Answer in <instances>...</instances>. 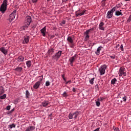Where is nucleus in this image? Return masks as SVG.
I'll list each match as a JSON object with an SVG mask.
<instances>
[{
	"instance_id": "1",
	"label": "nucleus",
	"mask_w": 131,
	"mask_h": 131,
	"mask_svg": "<svg viewBox=\"0 0 131 131\" xmlns=\"http://www.w3.org/2000/svg\"><path fill=\"white\" fill-rule=\"evenodd\" d=\"M8 7V0H4L0 7V12L3 14L5 13L7 11V8Z\"/></svg>"
},
{
	"instance_id": "2",
	"label": "nucleus",
	"mask_w": 131,
	"mask_h": 131,
	"mask_svg": "<svg viewBox=\"0 0 131 131\" xmlns=\"http://www.w3.org/2000/svg\"><path fill=\"white\" fill-rule=\"evenodd\" d=\"M118 8H119L118 6H116V7H114L110 11H108L106 14L107 19H110L111 18H112V17L113 16V13H114V12H115V11H117Z\"/></svg>"
},
{
	"instance_id": "3",
	"label": "nucleus",
	"mask_w": 131,
	"mask_h": 131,
	"mask_svg": "<svg viewBox=\"0 0 131 131\" xmlns=\"http://www.w3.org/2000/svg\"><path fill=\"white\" fill-rule=\"evenodd\" d=\"M31 21H32V19H31V16L28 15L26 17L25 19V24H26V27H28V26L30 25Z\"/></svg>"
},
{
	"instance_id": "4",
	"label": "nucleus",
	"mask_w": 131,
	"mask_h": 131,
	"mask_svg": "<svg viewBox=\"0 0 131 131\" xmlns=\"http://www.w3.org/2000/svg\"><path fill=\"white\" fill-rule=\"evenodd\" d=\"M79 114V112L77 111L73 114H71V113L69 114L68 117L69 119H73V118L75 119V118H77V117L78 116Z\"/></svg>"
},
{
	"instance_id": "5",
	"label": "nucleus",
	"mask_w": 131,
	"mask_h": 131,
	"mask_svg": "<svg viewBox=\"0 0 131 131\" xmlns=\"http://www.w3.org/2000/svg\"><path fill=\"white\" fill-rule=\"evenodd\" d=\"M118 74L119 76H126V72H125V68L123 67H121Z\"/></svg>"
},
{
	"instance_id": "6",
	"label": "nucleus",
	"mask_w": 131,
	"mask_h": 131,
	"mask_svg": "<svg viewBox=\"0 0 131 131\" xmlns=\"http://www.w3.org/2000/svg\"><path fill=\"white\" fill-rule=\"evenodd\" d=\"M107 69V66L103 65L101 66L100 68L99 69V71L100 73V75H103V74H105V70Z\"/></svg>"
},
{
	"instance_id": "7",
	"label": "nucleus",
	"mask_w": 131,
	"mask_h": 131,
	"mask_svg": "<svg viewBox=\"0 0 131 131\" xmlns=\"http://www.w3.org/2000/svg\"><path fill=\"white\" fill-rule=\"evenodd\" d=\"M85 12H86V10H80L79 9L77 11H76L75 12L76 16H77V17H78V16L79 17H80V16H83V15H84V13H85Z\"/></svg>"
},
{
	"instance_id": "8",
	"label": "nucleus",
	"mask_w": 131,
	"mask_h": 131,
	"mask_svg": "<svg viewBox=\"0 0 131 131\" xmlns=\"http://www.w3.org/2000/svg\"><path fill=\"white\" fill-rule=\"evenodd\" d=\"M16 12H17V10H15L12 13H11V14H10L9 20L11 22L15 19V17H16Z\"/></svg>"
},
{
	"instance_id": "9",
	"label": "nucleus",
	"mask_w": 131,
	"mask_h": 131,
	"mask_svg": "<svg viewBox=\"0 0 131 131\" xmlns=\"http://www.w3.org/2000/svg\"><path fill=\"white\" fill-rule=\"evenodd\" d=\"M62 54L61 51H59L55 55H53L52 58L54 60H58L59 58L61 57V55Z\"/></svg>"
},
{
	"instance_id": "10",
	"label": "nucleus",
	"mask_w": 131,
	"mask_h": 131,
	"mask_svg": "<svg viewBox=\"0 0 131 131\" xmlns=\"http://www.w3.org/2000/svg\"><path fill=\"white\" fill-rule=\"evenodd\" d=\"M76 56L77 55L75 54L74 56H72L70 58L69 61L70 62V65L73 66V62H75V60H76Z\"/></svg>"
},
{
	"instance_id": "11",
	"label": "nucleus",
	"mask_w": 131,
	"mask_h": 131,
	"mask_svg": "<svg viewBox=\"0 0 131 131\" xmlns=\"http://www.w3.org/2000/svg\"><path fill=\"white\" fill-rule=\"evenodd\" d=\"M93 30H94V28L87 30L84 32V34L85 35V38H87V39L90 38V36L89 35V34H90V32H91V31H93Z\"/></svg>"
},
{
	"instance_id": "12",
	"label": "nucleus",
	"mask_w": 131,
	"mask_h": 131,
	"mask_svg": "<svg viewBox=\"0 0 131 131\" xmlns=\"http://www.w3.org/2000/svg\"><path fill=\"white\" fill-rule=\"evenodd\" d=\"M54 49L53 48H51L49 49L47 53V57H51V55L54 54Z\"/></svg>"
},
{
	"instance_id": "13",
	"label": "nucleus",
	"mask_w": 131,
	"mask_h": 131,
	"mask_svg": "<svg viewBox=\"0 0 131 131\" xmlns=\"http://www.w3.org/2000/svg\"><path fill=\"white\" fill-rule=\"evenodd\" d=\"M29 39H30L29 36H25L24 37V40L23 41V45H25V43H28V42H29Z\"/></svg>"
},
{
	"instance_id": "14",
	"label": "nucleus",
	"mask_w": 131,
	"mask_h": 131,
	"mask_svg": "<svg viewBox=\"0 0 131 131\" xmlns=\"http://www.w3.org/2000/svg\"><path fill=\"white\" fill-rule=\"evenodd\" d=\"M0 51L3 53L4 55L8 54V49H6L5 47L0 48Z\"/></svg>"
},
{
	"instance_id": "15",
	"label": "nucleus",
	"mask_w": 131,
	"mask_h": 131,
	"mask_svg": "<svg viewBox=\"0 0 131 131\" xmlns=\"http://www.w3.org/2000/svg\"><path fill=\"white\" fill-rule=\"evenodd\" d=\"M39 85H40V81H38L33 85V88L35 89V90H37V89L39 88Z\"/></svg>"
},
{
	"instance_id": "16",
	"label": "nucleus",
	"mask_w": 131,
	"mask_h": 131,
	"mask_svg": "<svg viewBox=\"0 0 131 131\" xmlns=\"http://www.w3.org/2000/svg\"><path fill=\"white\" fill-rule=\"evenodd\" d=\"M40 32L43 36H46V32H47L46 27H43L40 30Z\"/></svg>"
},
{
	"instance_id": "17",
	"label": "nucleus",
	"mask_w": 131,
	"mask_h": 131,
	"mask_svg": "<svg viewBox=\"0 0 131 131\" xmlns=\"http://www.w3.org/2000/svg\"><path fill=\"white\" fill-rule=\"evenodd\" d=\"M104 23L102 21L100 22L99 25V29L100 30H105V28H104Z\"/></svg>"
},
{
	"instance_id": "18",
	"label": "nucleus",
	"mask_w": 131,
	"mask_h": 131,
	"mask_svg": "<svg viewBox=\"0 0 131 131\" xmlns=\"http://www.w3.org/2000/svg\"><path fill=\"white\" fill-rule=\"evenodd\" d=\"M122 10H120V11L116 10V12L115 13V16H122Z\"/></svg>"
},
{
	"instance_id": "19",
	"label": "nucleus",
	"mask_w": 131,
	"mask_h": 131,
	"mask_svg": "<svg viewBox=\"0 0 131 131\" xmlns=\"http://www.w3.org/2000/svg\"><path fill=\"white\" fill-rule=\"evenodd\" d=\"M24 59H25V57H24L23 56L20 55L18 56L17 58V61L18 62H24Z\"/></svg>"
},
{
	"instance_id": "20",
	"label": "nucleus",
	"mask_w": 131,
	"mask_h": 131,
	"mask_svg": "<svg viewBox=\"0 0 131 131\" xmlns=\"http://www.w3.org/2000/svg\"><path fill=\"white\" fill-rule=\"evenodd\" d=\"M26 64L28 68H30L31 67V65H32V61H31V60H28L26 62Z\"/></svg>"
},
{
	"instance_id": "21",
	"label": "nucleus",
	"mask_w": 131,
	"mask_h": 131,
	"mask_svg": "<svg viewBox=\"0 0 131 131\" xmlns=\"http://www.w3.org/2000/svg\"><path fill=\"white\" fill-rule=\"evenodd\" d=\"M35 129V127L33 126H29L26 129V131H32Z\"/></svg>"
},
{
	"instance_id": "22",
	"label": "nucleus",
	"mask_w": 131,
	"mask_h": 131,
	"mask_svg": "<svg viewBox=\"0 0 131 131\" xmlns=\"http://www.w3.org/2000/svg\"><path fill=\"white\" fill-rule=\"evenodd\" d=\"M102 46L99 47L97 48V51L95 52L96 54L98 56L100 55V51L102 50Z\"/></svg>"
},
{
	"instance_id": "23",
	"label": "nucleus",
	"mask_w": 131,
	"mask_h": 131,
	"mask_svg": "<svg viewBox=\"0 0 131 131\" xmlns=\"http://www.w3.org/2000/svg\"><path fill=\"white\" fill-rule=\"evenodd\" d=\"M67 39L69 43H73V39L71 37V36H68Z\"/></svg>"
},
{
	"instance_id": "24",
	"label": "nucleus",
	"mask_w": 131,
	"mask_h": 131,
	"mask_svg": "<svg viewBox=\"0 0 131 131\" xmlns=\"http://www.w3.org/2000/svg\"><path fill=\"white\" fill-rule=\"evenodd\" d=\"M26 99H29V97L30 96V93L28 90L26 91Z\"/></svg>"
},
{
	"instance_id": "25",
	"label": "nucleus",
	"mask_w": 131,
	"mask_h": 131,
	"mask_svg": "<svg viewBox=\"0 0 131 131\" xmlns=\"http://www.w3.org/2000/svg\"><path fill=\"white\" fill-rule=\"evenodd\" d=\"M50 105V103H49L48 101H43L42 102V105L43 107H48Z\"/></svg>"
},
{
	"instance_id": "26",
	"label": "nucleus",
	"mask_w": 131,
	"mask_h": 131,
	"mask_svg": "<svg viewBox=\"0 0 131 131\" xmlns=\"http://www.w3.org/2000/svg\"><path fill=\"white\" fill-rule=\"evenodd\" d=\"M89 81H90V83H91V84H94V80H95V77L93 78H89Z\"/></svg>"
},
{
	"instance_id": "27",
	"label": "nucleus",
	"mask_w": 131,
	"mask_h": 131,
	"mask_svg": "<svg viewBox=\"0 0 131 131\" xmlns=\"http://www.w3.org/2000/svg\"><path fill=\"white\" fill-rule=\"evenodd\" d=\"M96 105L97 107H99L100 105H101V103L100 102V98L97 99V101H96Z\"/></svg>"
},
{
	"instance_id": "28",
	"label": "nucleus",
	"mask_w": 131,
	"mask_h": 131,
	"mask_svg": "<svg viewBox=\"0 0 131 131\" xmlns=\"http://www.w3.org/2000/svg\"><path fill=\"white\" fill-rule=\"evenodd\" d=\"M116 82H117V80L116 79V78H114L111 80V83L112 84H115V83H116Z\"/></svg>"
},
{
	"instance_id": "29",
	"label": "nucleus",
	"mask_w": 131,
	"mask_h": 131,
	"mask_svg": "<svg viewBox=\"0 0 131 131\" xmlns=\"http://www.w3.org/2000/svg\"><path fill=\"white\" fill-rule=\"evenodd\" d=\"M13 127H16V125H15L14 123L8 125V128H11V129H12Z\"/></svg>"
},
{
	"instance_id": "30",
	"label": "nucleus",
	"mask_w": 131,
	"mask_h": 131,
	"mask_svg": "<svg viewBox=\"0 0 131 131\" xmlns=\"http://www.w3.org/2000/svg\"><path fill=\"white\" fill-rule=\"evenodd\" d=\"M23 70V69L21 67H17L15 69L16 71H18V72H21V71H22Z\"/></svg>"
},
{
	"instance_id": "31",
	"label": "nucleus",
	"mask_w": 131,
	"mask_h": 131,
	"mask_svg": "<svg viewBox=\"0 0 131 131\" xmlns=\"http://www.w3.org/2000/svg\"><path fill=\"white\" fill-rule=\"evenodd\" d=\"M6 98H7L6 94H4L3 95L0 96V99H1L2 100H3L4 99H6Z\"/></svg>"
},
{
	"instance_id": "32",
	"label": "nucleus",
	"mask_w": 131,
	"mask_h": 131,
	"mask_svg": "<svg viewBox=\"0 0 131 131\" xmlns=\"http://www.w3.org/2000/svg\"><path fill=\"white\" fill-rule=\"evenodd\" d=\"M122 100L123 102H126V100H127V97H126V96H124V97H122Z\"/></svg>"
},
{
	"instance_id": "33",
	"label": "nucleus",
	"mask_w": 131,
	"mask_h": 131,
	"mask_svg": "<svg viewBox=\"0 0 131 131\" xmlns=\"http://www.w3.org/2000/svg\"><path fill=\"white\" fill-rule=\"evenodd\" d=\"M14 111H15V109H14V108L11 110L10 111H9V112H8L7 114H12V113L13 112H14Z\"/></svg>"
},
{
	"instance_id": "34",
	"label": "nucleus",
	"mask_w": 131,
	"mask_h": 131,
	"mask_svg": "<svg viewBox=\"0 0 131 131\" xmlns=\"http://www.w3.org/2000/svg\"><path fill=\"white\" fill-rule=\"evenodd\" d=\"M28 27H26V24L25 25V26L21 27V30H25V28H27Z\"/></svg>"
},
{
	"instance_id": "35",
	"label": "nucleus",
	"mask_w": 131,
	"mask_h": 131,
	"mask_svg": "<svg viewBox=\"0 0 131 131\" xmlns=\"http://www.w3.org/2000/svg\"><path fill=\"white\" fill-rule=\"evenodd\" d=\"M46 86H50V81H47L46 82Z\"/></svg>"
},
{
	"instance_id": "36",
	"label": "nucleus",
	"mask_w": 131,
	"mask_h": 131,
	"mask_svg": "<svg viewBox=\"0 0 131 131\" xmlns=\"http://www.w3.org/2000/svg\"><path fill=\"white\" fill-rule=\"evenodd\" d=\"M127 22L128 23L129 22H131V15L129 16V18L127 20Z\"/></svg>"
},
{
	"instance_id": "37",
	"label": "nucleus",
	"mask_w": 131,
	"mask_h": 131,
	"mask_svg": "<svg viewBox=\"0 0 131 131\" xmlns=\"http://www.w3.org/2000/svg\"><path fill=\"white\" fill-rule=\"evenodd\" d=\"M6 109L7 110H8V111L10 110L11 109V105H8L7 107H6Z\"/></svg>"
},
{
	"instance_id": "38",
	"label": "nucleus",
	"mask_w": 131,
	"mask_h": 131,
	"mask_svg": "<svg viewBox=\"0 0 131 131\" xmlns=\"http://www.w3.org/2000/svg\"><path fill=\"white\" fill-rule=\"evenodd\" d=\"M120 50L123 51V45H121L120 47Z\"/></svg>"
},
{
	"instance_id": "39",
	"label": "nucleus",
	"mask_w": 131,
	"mask_h": 131,
	"mask_svg": "<svg viewBox=\"0 0 131 131\" xmlns=\"http://www.w3.org/2000/svg\"><path fill=\"white\" fill-rule=\"evenodd\" d=\"M62 96H63V97H67V93H66V92H64L63 93V94H62Z\"/></svg>"
},
{
	"instance_id": "40",
	"label": "nucleus",
	"mask_w": 131,
	"mask_h": 131,
	"mask_svg": "<svg viewBox=\"0 0 131 131\" xmlns=\"http://www.w3.org/2000/svg\"><path fill=\"white\" fill-rule=\"evenodd\" d=\"M105 5H106V3H105L104 2L102 1V6L105 7Z\"/></svg>"
},
{
	"instance_id": "41",
	"label": "nucleus",
	"mask_w": 131,
	"mask_h": 131,
	"mask_svg": "<svg viewBox=\"0 0 131 131\" xmlns=\"http://www.w3.org/2000/svg\"><path fill=\"white\" fill-rule=\"evenodd\" d=\"M110 58H111V59H115V58H116V57H115V55H112V56H110Z\"/></svg>"
},
{
	"instance_id": "42",
	"label": "nucleus",
	"mask_w": 131,
	"mask_h": 131,
	"mask_svg": "<svg viewBox=\"0 0 131 131\" xmlns=\"http://www.w3.org/2000/svg\"><path fill=\"white\" fill-rule=\"evenodd\" d=\"M32 3H33L34 4L37 3V0H32Z\"/></svg>"
},
{
	"instance_id": "43",
	"label": "nucleus",
	"mask_w": 131,
	"mask_h": 131,
	"mask_svg": "<svg viewBox=\"0 0 131 131\" xmlns=\"http://www.w3.org/2000/svg\"><path fill=\"white\" fill-rule=\"evenodd\" d=\"M68 83H69L70 84V83H71V80H69L68 82H67L66 84H68Z\"/></svg>"
},
{
	"instance_id": "44",
	"label": "nucleus",
	"mask_w": 131,
	"mask_h": 131,
	"mask_svg": "<svg viewBox=\"0 0 131 131\" xmlns=\"http://www.w3.org/2000/svg\"><path fill=\"white\" fill-rule=\"evenodd\" d=\"M73 92H74V93H75L76 92V90L75 89V88H73V90H72Z\"/></svg>"
},
{
	"instance_id": "45",
	"label": "nucleus",
	"mask_w": 131,
	"mask_h": 131,
	"mask_svg": "<svg viewBox=\"0 0 131 131\" xmlns=\"http://www.w3.org/2000/svg\"><path fill=\"white\" fill-rule=\"evenodd\" d=\"M70 47H71V48H73V47H74V45H73V43H70Z\"/></svg>"
},
{
	"instance_id": "46",
	"label": "nucleus",
	"mask_w": 131,
	"mask_h": 131,
	"mask_svg": "<svg viewBox=\"0 0 131 131\" xmlns=\"http://www.w3.org/2000/svg\"><path fill=\"white\" fill-rule=\"evenodd\" d=\"M61 23H62V24H63V25H64V24H65V23H66V21H65L64 20H63V21H62Z\"/></svg>"
},
{
	"instance_id": "47",
	"label": "nucleus",
	"mask_w": 131,
	"mask_h": 131,
	"mask_svg": "<svg viewBox=\"0 0 131 131\" xmlns=\"http://www.w3.org/2000/svg\"><path fill=\"white\" fill-rule=\"evenodd\" d=\"M115 130L118 131V130H119V128H115Z\"/></svg>"
},
{
	"instance_id": "48",
	"label": "nucleus",
	"mask_w": 131,
	"mask_h": 131,
	"mask_svg": "<svg viewBox=\"0 0 131 131\" xmlns=\"http://www.w3.org/2000/svg\"><path fill=\"white\" fill-rule=\"evenodd\" d=\"M62 3H65L66 2H67L68 0H62Z\"/></svg>"
},
{
	"instance_id": "49",
	"label": "nucleus",
	"mask_w": 131,
	"mask_h": 131,
	"mask_svg": "<svg viewBox=\"0 0 131 131\" xmlns=\"http://www.w3.org/2000/svg\"><path fill=\"white\" fill-rule=\"evenodd\" d=\"M42 81V79H40L38 81H40V82H41Z\"/></svg>"
},
{
	"instance_id": "50",
	"label": "nucleus",
	"mask_w": 131,
	"mask_h": 131,
	"mask_svg": "<svg viewBox=\"0 0 131 131\" xmlns=\"http://www.w3.org/2000/svg\"><path fill=\"white\" fill-rule=\"evenodd\" d=\"M96 88H97V89H99V85H96Z\"/></svg>"
},
{
	"instance_id": "51",
	"label": "nucleus",
	"mask_w": 131,
	"mask_h": 131,
	"mask_svg": "<svg viewBox=\"0 0 131 131\" xmlns=\"http://www.w3.org/2000/svg\"><path fill=\"white\" fill-rule=\"evenodd\" d=\"M35 27H36V26H33L32 27V28H35Z\"/></svg>"
},
{
	"instance_id": "52",
	"label": "nucleus",
	"mask_w": 131,
	"mask_h": 131,
	"mask_svg": "<svg viewBox=\"0 0 131 131\" xmlns=\"http://www.w3.org/2000/svg\"><path fill=\"white\" fill-rule=\"evenodd\" d=\"M100 101H103V98H100Z\"/></svg>"
},
{
	"instance_id": "53",
	"label": "nucleus",
	"mask_w": 131,
	"mask_h": 131,
	"mask_svg": "<svg viewBox=\"0 0 131 131\" xmlns=\"http://www.w3.org/2000/svg\"><path fill=\"white\" fill-rule=\"evenodd\" d=\"M106 1H107V0H102V2H106Z\"/></svg>"
},
{
	"instance_id": "54",
	"label": "nucleus",
	"mask_w": 131,
	"mask_h": 131,
	"mask_svg": "<svg viewBox=\"0 0 131 131\" xmlns=\"http://www.w3.org/2000/svg\"><path fill=\"white\" fill-rule=\"evenodd\" d=\"M125 2H128V1H129L130 0H125Z\"/></svg>"
},
{
	"instance_id": "55",
	"label": "nucleus",
	"mask_w": 131,
	"mask_h": 131,
	"mask_svg": "<svg viewBox=\"0 0 131 131\" xmlns=\"http://www.w3.org/2000/svg\"><path fill=\"white\" fill-rule=\"evenodd\" d=\"M50 116H52V114H51L50 115Z\"/></svg>"
},
{
	"instance_id": "56",
	"label": "nucleus",
	"mask_w": 131,
	"mask_h": 131,
	"mask_svg": "<svg viewBox=\"0 0 131 131\" xmlns=\"http://www.w3.org/2000/svg\"><path fill=\"white\" fill-rule=\"evenodd\" d=\"M48 1H51V0H47Z\"/></svg>"
},
{
	"instance_id": "57",
	"label": "nucleus",
	"mask_w": 131,
	"mask_h": 131,
	"mask_svg": "<svg viewBox=\"0 0 131 131\" xmlns=\"http://www.w3.org/2000/svg\"><path fill=\"white\" fill-rule=\"evenodd\" d=\"M91 76H93L94 75H91Z\"/></svg>"
},
{
	"instance_id": "58",
	"label": "nucleus",
	"mask_w": 131,
	"mask_h": 131,
	"mask_svg": "<svg viewBox=\"0 0 131 131\" xmlns=\"http://www.w3.org/2000/svg\"><path fill=\"white\" fill-rule=\"evenodd\" d=\"M64 80H65V78H63Z\"/></svg>"
}]
</instances>
